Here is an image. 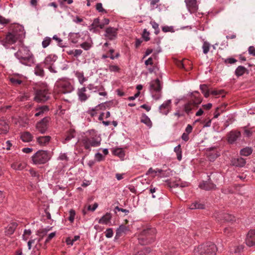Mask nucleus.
Returning a JSON list of instances; mask_svg holds the SVG:
<instances>
[{
	"label": "nucleus",
	"instance_id": "nucleus-47",
	"mask_svg": "<svg viewBox=\"0 0 255 255\" xmlns=\"http://www.w3.org/2000/svg\"><path fill=\"white\" fill-rule=\"evenodd\" d=\"M162 172V170L161 169H156V170H153L152 168H150L147 172V174H152V176L154 177L157 173H161Z\"/></svg>",
	"mask_w": 255,
	"mask_h": 255
},
{
	"label": "nucleus",
	"instance_id": "nucleus-52",
	"mask_svg": "<svg viewBox=\"0 0 255 255\" xmlns=\"http://www.w3.org/2000/svg\"><path fill=\"white\" fill-rule=\"evenodd\" d=\"M142 37L145 41H147L150 39L149 32L147 31L146 29H144L142 33Z\"/></svg>",
	"mask_w": 255,
	"mask_h": 255
},
{
	"label": "nucleus",
	"instance_id": "nucleus-5",
	"mask_svg": "<svg viewBox=\"0 0 255 255\" xmlns=\"http://www.w3.org/2000/svg\"><path fill=\"white\" fill-rule=\"evenodd\" d=\"M82 142L87 149H90L91 147H97L101 143L100 140L97 137L95 130L93 129L87 132L86 135L82 139Z\"/></svg>",
	"mask_w": 255,
	"mask_h": 255
},
{
	"label": "nucleus",
	"instance_id": "nucleus-25",
	"mask_svg": "<svg viewBox=\"0 0 255 255\" xmlns=\"http://www.w3.org/2000/svg\"><path fill=\"white\" fill-rule=\"evenodd\" d=\"M231 163L234 166L243 167L245 165L246 161L244 158L241 157L233 159Z\"/></svg>",
	"mask_w": 255,
	"mask_h": 255
},
{
	"label": "nucleus",
	"instance_id": "nucleus-2",
	"mask_svg": "<svg viewBox=\"0 0 255 255\" xmlns=\"http://www.w3.org/2000/svg\"><path fill=\"white\" fill-rule=\"evenodd\" d=\"M25 32L23 27L19 24H16L12 27V31L6 36V40L9 44H13L18 41L21 42L25 37Z\"/></svg>",
	"mask_w": 255,
	"mask_h": 255
},
{
	"label": "nucleus",
	"instance_id": "nucleus-53",
	"mask_svg": "<svg viewBox=\"0 0 255 255\" xmlns=\"http://www.w3.org/2000/svg\"><path fill=\"white\" fill-rule=\"evenodd\" d=\"M81 47L85 50H88L91 47V44L89 42H85L81 44Z\"/></svg>",
	"mask_w": 255,
	"mask_h": 255
},
{
	"label": "nucleus",
	"instance_id": "nucleus-31",
	"mask_svg": "<svg viewBox=\"0 0 255 255\" xmlns=\"http://www.w3.org/2000/svg\"><path fill=\"white\" fill-rule=\"evenodd\" d=\"M205 208L204 204L200 203L198 202H194L189 205V208L191 210L194 209H203Z\"/></svg>",
	"mask_w": 255,
	"mask_h": 255
},
{
	"label": "nucleus",
	"instance_id": "nucleus-58",
	"mask_svg": "<svg viewBox=\"0 0 255 255\" xmlns=\"http://www.w3.org/2000/svg\"><path fill=\"white\" fill-rule=\"evenodd\" d=\"M96 9L99 12H103V11H105V9L103 7V5H102V3H97L96 6Z\"/></svg>",
	"mask_w": 255,
	"mask_h": 255
},
{
	"label": "nucleus",
	"instance_id": "nucleus-51",
	"mask_svg": "<svg viewBox=\"0 0 255 255\" xmlns=\"http://www.w3.org/2000/svg\"><path fill=\"white\" fill-rule=\"evenodd\" d=\"M75 135H74L73 132H71L69 133L65 137L64 141H63V143H66V142L70 140L72 138H74Z\"/></svg>",
	"mask_w": 255,
	"mask_h": 255
},
{
	"label": "nucleus",
	"instance_id": "nucleus-14",
	"mask_svg": "<svg viewBox=\"0 0 255 255\" xmlns=\"http://www.w3.org/2000/svg\"><path fill=\"white\" fill-rule=\"evenodd\" d=\"M117 28L109 27L106 29L105 36L110 40L114 39L117 37Z\"/></svg>",
	"mask_w": 255,
	"mask_h": 255
},
{
	"label": "nucleus",
	"instance_id": "nucleus-37",
	"mask_svg": "<svg viewBox=\"0 0 255 255\" xmlns=\"http://www.w3.org/2000/svg\"><path fill=\"white\" fill-rule=\"evenodd\" d=\"M200 90L203 93L204 96L206 98L208 97L210 94L208 87L206 85H201L200 87Z\"/></svg>",
	"mask_w": 255,
	"mask_h": 255
},
{
	"label": "nucleus",
	"instance_id": "nucleus-13",
	"mask_svg": "<svg viewBox=\"0 0 255 255\" xmlns=\"http://www.w3.org/2000/svg\"><path fill=\"white\" fill-rule=\"evenodd\" d=\"M78 99L81 102L86 101L90 97V95L87 93V89L83 87L78 88L77 91Z\"/></svg>",
	"mask_w": 255,
	"mask_h": 255
},
{
	"label": "nucleus",
	"instance_id": "nucleus-1",
	"mask_svg": "<svg viewBox=\"0 0 255 255\" xmlns=\"http://www.w3.org/2000/svg\"><path fill=\"white\" fill-rule=\"evenodd\" d=\"M15 56L23 65L30 66L34 63V55L28 47L23 45L19 48Z\"/></svg>",
	"mask_w": 255,
	"mask_h": 255
},
{
	"label": "nucleus",
	"instance_id": "nucleus-11",
	"mask_svg": "<svg viewBox=\"0 0 255 255\" xmlns=\"http://www.w3.org/2000/svg\"><path fill=\"white\" fill-rule=\"evenodd\" d=\"M58 86L61 89V92L64 94L70 93L73 90L72 85L68 81H60L58 83Z\"/></svg>",
	"mask_w": 255,
	"mask_h": 255
},
{
	"label": "nucleus",
	"instance_id": "nucleus-57",
	"mask_svg": "<svg viewBox=\"0 0 255 255\" xmlns=\"http://www.w3.org/2000/svg\"><path fill=\"white\" fill-rule=\"evenodd\" d=\"M173 27L172 26H163L162 27V30L163 31L165 32H173Z\"/></svg>",
	"mask_w": 255,
	"mask_h": 255
},
{
	"label": "nucleus",
	"instance_id": "nucleus-55",
	"mask_svg": "<svg viewBox=\"0 0 255 255\" xmlns=\"http://www.w3.org/2000/svg\"><path fill=\"white\" fill-rule=\"evenodd\" d=\"M29 171L32 177H36L38 179H39V175L36 171L33 169H30Z\"/></svg>",
	"mask_w": 255,
	"mask_h": 255
},
{
	"label": "nucleus",
	"instance_id": "nucleus-16",
	"mask_svg": "<svg viewBox=\"0 0 255 255\" xmlns=\"http://www.w3.org/2000/svg\"><path fill=\"white\" fill-rule=\"evenodd\" d=\"M9 126L8 122L3 119H0V134H5L9 130Z\"/></svg>",
	"mask_w": 255,
	"mask_h": 255
},
{
	"label": "nucleus",
	"instance_id": "nucleus-34",
	"mask_svg": "<svg viewBox=\"0 0 255 255\" xmlns=\"http://www.w3.org/2000/svg\"><path fill=\"white\" fill-rule=\"evenodd\" d=\"M174 151L176 153L177 159L179 161H180L182 159V151L181 145L179 144L175 146L174 148Z\"/></svg>",
	"mask_w": 255,
	"mask_h": 255
},
{
	"label": "nucleus",
	"instance_id": "nucleus-61",
	"mask_svg": "<svg viewBox=\"0 0 255 255\" xmlns=\"http://www.w3.org/2000/svg\"><path fill=\"white\" fill-rule=\"evenodd\" d=\"M95 158L97 161H100L103 160L104 156L101 153H97L95 154Z\"/></svg>",
	"mask_w": 255,
	"mask_h": 255
},
{
	"label": "nucleus",
	"instance_id": "nucleus-45",
	"mask_svg": "<svg viewBox=\"0 0 255 255\" xmlns=\"http://www.w3.org/2000/svg\"><path fill=\"white\" fill-rule=\"evenodd\" d=\"M34 73L37 75L43 76L44 71L40 67V66L37 65L35 68Z\"/></svg>",
	"mask_w": 255,
	"mask_h": 255
},
{
	"label": "nucleus",
	"instance_id": "nucleus-54",
	"mask_svg": "<svg viewBox=\"0 0 255 255\" xmlns=\"http://www.w3.org/2000/svg\"><path fill=\"white\" fill-rule=\"evenodd\" d=\"M10 81L14 85H20L22 83V81L15 78H11L10 79Z\"/></svg>",
	"mask_w": 255,
	"mask_h": 255
},
{
	"label": "nucleus",
	"instance_id": "nucleus-32",
	"mask_svg": "<svg viewBox=\"0 0 255 255\" xmlns=\"http://www.w3.org/2000/svg\"><path fill=\"white\" fill-rule=\"evenodd\" d=\"M141 122L144 123L149 128L152 126V123L150 119L145 114H143L142 115L141 118Z\"/></svg>",
	"mask_w": 255,
	"mask_h": 255
},
{
	"label": "nucleus",
	"instance_id": "nucleus-23",
	"mask_svg": "<svg viewBox=\"0 0 255 255\" xmlns=\"http://www.w3.org/2000/svg\"><path fill=\"white\" fill-rule=\"evenodd\" d=\"M17 224L15 222H12L9 224L5 228V234L8 236L12 235L14 233Z\"/></svg>",
	"mask_w": 255,
	"mask_h": 255
},
{
	"label": "nucleus",
	"instance_id": "nucleus-22",
	"mask_svg": "<svg viewBox=\"0 0 255 255\" xmlns=\"http://www.w3.org/2000/svg\"><path fill=\"white\" fill-rule=\"evenodd\" d=\"M87 88L90 91L94 92L103 91L104 89L103 86L101 84L99 85H95L94 84H89L87 86Z\"/></svg>",
	"mask_w": 255,
	"mask_h": 255
},
{
	"label": "nucleus",
	"instance_id": "nucleus-29",
	"mask_svg": "<svg viewBox=\"0 0 255 255\" xmlns=\"http://www.w3.org/2000/svg\"><path fill=\"white\" fill-rule=\"evenodd\" d=\"M199 187L204 190H210L214 189L215 185L212 183L203 182L200 184Z\"/></svg>",
	"mask_w": 255,
	"mask_h": 255
},
{
	"label": "nucleus",
	"instance_id": "nucleus-21",
	"mask_svg": "<svg viewBox=\"0 0 255 255\" xmlns=\"http://www.w3.org/2000/svg\"><path fill=\"white\" fill-rule=\"evenodd\" d=\"M112 215L111 213H107L105 215L99 219L98 223L99 224L109 225L111 223Z\"/></svg>",
	"mask_w": 255,
	"mask_h": 255
},
{
	"label": "nucleus",
	"instance_id": "nucleus-6",
	"mask_svg": "<svg viewBox=\"0 0 255 255\" xmlns=\"http://www.w3.org/2000/svg\"><path fill=\"white\" fill-rule=\"evenodd\" d=\"M51 158V153L47 150H39L31 157L32 163L40 165L46 163Z\"/></svg>",
	"mask_w": 255,
	"mask_h": 255
},
{
	"label": "nucleus",
	"instance_id": "nucleus-64",
	"mask_svg": "<svg viewBox=\"0 0 255 255\" xmlns=\"http://www.w3.org/2000/svg\"><path fill=\"white\" fill-rule=\"evenodd\" d=\"M249 53L250 54L254 56H255V47L251 46H250L249 48Z\"/></svg>",
	"mask_w": 255,
	"mask_h": 255
},
{
	"label": "nucleus",
	"instance_id": "nucleus-24",
	"mask_svg": "<svg viewBox=\"0 0 255 255\" xmlns=\"http://www.w3.org/2000/svg\"><path fill=\"white\" fill-rule=\"evenodd\" d=\"M26 166V163L24 162H15L11 165V167L16 170H22Z\"/></svg>",
	"mask_w": 255,
	"mask_h": 255
},
{
	"label": "nucleus",
	"instance_id": "nucleus-9",
	"mask_svg": "<svg viewBox=\"0 0 255 255\" xmlns=\"http://www.w3.org/2000/svg\"><path fill=\"white\" fill-rule=\"evenodd\" d=\"M49 122V118H44L36 124L35 127L36 130L42 134L44 133L47 130Z\"/></svg>",
	"mask_w": 255,
	"mask_h": 255
},
{
	"label": "nucleus",
	"instance_id": "nucleus-40",
	"mask_svg": "<svg viewBox=\"0 0 255 255\" xmlns=\"http://www.w3.org/2000/svg\"><path fill=\"white\" fill-rule=\"evenodd\" d=\"M211 45L210 44L206 41H205L203 43L202 46L203 51L204 54H207L209 51Z\"/></svg>",
	"mask_w": 255,
	"mask_h": 255
},
{
	"label": "nucleus",
	"instance_id": "nucleus-62",
	"mask_svg": "<svg viewBox=\"0 0 255 255\" xmlns=\"http://www.w3.org/2000/svg\"><path fill=\"white\" fill-rule=\"evenodd\" d=\"M12 145L10 141L9 140H7L6 141L5 143L3 144V148H5L7 150H9Z\"/></svg>",
	"mask_w": 255,
	"mask_h": 255
},
{
	"label": "nucleus",
	"instance_id": "nucleus-59",
	"mask_svg": "<svg viewBox=\"0 0 255 255\" xmlns=\"http://www.w3.org/2000/svg\"><path fill=\"white\" fill-rule=\"evenodd\" d=\"M55 235H56L55 232H53V233H50L48 235L47 238L46 239V240L45 241V243L46 244L48 242H49L52 238H53L55 236Z\"/></svg>",
	"mask_w": 255,
	"mask_h": 255
},
{
	"label": "nucleus",
	"instance_id": "nucleus-39",
	"mask_svg": "<svg viewBox=\"0 0 255 255\" xmlns=\"http://www.w3.org/2000/svg\"><path fill=\"white\" fill-rule=\"evenodd\" d=\"M79 239V236H75L74 237L73 239H71V238L69 237L66 239V243H67V245L72 246L75 241L78 240Z\"/></svg>",
	"mask_w": 255,
	"mask_h": 255
},
{
	"label": "nucleus",
	"instance_id": "nucleus-46",
	"mask_svg": "<svg viewBox=\"0 0 255 255\" xmlns=\"http://www.w3.org/2000/svg\"><path fill=\"white\" fill-rule=\"evenodd\" d=\"M109 70L112 72H119L120 68L117 65H110L109 66Z\"/></svg>",
	"mask_w": 255,
	"mask_h": 255
},
{
	"label": "nucleus",
	"instance_id": "nucleus-19",
	"mask_svg": "<svg viewBox=\"0 0 255 255\" xmlns=\"http://www.w3.org/2000/svg\"><path fill=\"white\" fill-rule=\"evenodd\" d=\"M50 139L51 137L50 136H42L38 137L36 138V141L40 146H45L49 143Z\"/></svg>",
	"mask_w": 255,
	"mask_h": 255
},
{
	"label": "nucleus",
	"instance_id": "nucleus-49",
	"mask_svg": "<svg viewBox=\"0 0 255 255\" xmlns=\"http://www.w3.org/2000/svg\"><path fill=\"white\" fill-rule=\"evenodd\" d=\"M31 232L30 230H25L22 236L23 239L26 241L30 236Z\"/></svg>",
	"mask_w": 255,
	"mask_h": 255
},
{
	"label": "nucleus",
	"instance_id": "nucleus-12",
	"mask_svg": "<svg viewBox=\"0 0 255 255\" xmlns=\"http://www.w3.org/2000/svg\"><path fill=\"white\" fill-rule=\"evenodd\" d=\"M246 244L250 247L255 246V230L249 231L246 237Z\"/></svg>",
	"mask_w": 255,
	"mask_h": 255
},
{
	"label": "nucleus",
	"instance_id": "nucleus-4",
	"mask_svg": "<svg viewBox=\"0 0 255 255\" xmlns=\"http://www.w3.org/2000/svg\"><path fill=\"white\" fill-rule=\"evenodd\" d=\"M156 229L154 228H146L141 232L138 238V242L141 245H146L153 243L155 239Z\"/></svg>",
	"mask_w": 255,
	"mask_h": 255
},
{
	"label": "nucleus",
	"instance_id": "nucleus-27",
	"mask_svg": "<svg viewBox=\"0 0 255 255\" xmlns=\"http://www.w3.org/2000/svg\"><path fill=\"white\" fill-rule=\"evenodd\" d=\"M20 137L23 141L27 142L32 140L33 136L30 132L26 131L21 134Z\"/></svg>",
	"mask_w": 255,
	"mask_h": 255
},
{
	"label": "nucleus",
	"instance_id": "nucleus-30",
	"mask_svg": "<svg viewBox=\"0 0 255 255\" xmlns=\"http://www.w3.org/2000/svg\"><path fill=\"white\" fill-rule=\"evenodd\" d=\"M128 229L126 226H120L116 230V238H119L123 233H126Z\"/></svg>",
	"mask_w": 255,
	"mask_h": 255
},
{
	"label": "nucleus",
	"instance_id": "nucleus-28",
	"mask_svg": "<svg viewBox=\"0 0 255 255\" xmlns=\"http://www.w3.org/2000/svg\"><path fill=\"white\" fill-rule=\"evenodd\" d=\"M75 76L81 85H83L84 82L87 81V79L84 76L83 72L76 71L75 72Z\"/></svg>",
	"mask_w": 255,
	"mask_h": 255
},
{
	"label": "nucleus",
	"instance_id": "nucleus-63",
	"mask_svg": "<svg viewBox=\"0 0 255 255\" xmlns=\"http://www.w3.org/2000/svg\"><path fill=\"white\" fill-rule=\"evenodd\" d=\"M98 206V203H95L93 207H91V205H89L88 207V210L89 211H94L97 208Z\"/></svg>",
	"mask_w": 255,
	"mask_h": 255
},
{
	"label": "nucleus",
	"instance_id": "nucleus-17",
	"mask_svg": "<svg viewBox=\"0 0 255 255\" xmlns=\"http://www.w3.org/2000/svg\"><path fill=\"white\" fill-rule=\"evenodd\" d=\"M171 103L170 100L165 101L159 108L160 112L162 114L167 115L170 110Z\"/></svg>",
	"mask_w": 255,
	"mask_h": 255
},
{
	"label": "nucleus",
	"instance_id": "nucleus-33",
	"mask_svg": "<svg viewBox=\"0 0 255 255\" xmlns=\"http://www.w3.org/2000/svg\"><path fill=\"white\" fill-rule=\"evenodd\" d=\"M244 246L243 245H240L238 246H234L230 249V252L232 253H234L236 254H239L241 252L243 251Z\"/></svg>",
	"mask_w": 255,
	"mask_h": 255
},
{
	"label": "nucleus",
	"instance_id": "nucleus-50",
	"mask_svg": "<svg viewBox=\"0 0 255 255\" xmlns=\"http://www.w3.org/2000/svg\"><path fill=\"white\" fill-rule=\"evenodd\" d=\"M105 236L107 238H111L113 236V231L112 229L111 228H108L106 230V231L105 232Z\"/></svg>",
	"mask_w": 255,
	"mask_h": 255
},
{
	"label": "nucleus",
	"instance_id": "nucleus-7",
	"mask_svg": "<svg viewBox=\"0 0 255 255\" xmlns=\"http://www.w3.org/2000/svg\"><path fill=\"white\" fill-rule=\"evenodd\" d=\"M162 87L159 79H156L150 83L149 90L152 95V98L158 100L161 97Z\"/></svg>",
	"mask_w": 255,
	"mask_h": 255
},
{
	"label": "nucleus",
	"instance_id": "nucleus-60",
	"mask_svg": "<svg viewBox=\"0 0 255 255\" xmlns=\"http://www.w3.org/2000/svg\"><path fill=\"white\" fill-rule=\"evenodd\" d=\"M160 0H150V5L151 9L155 8V5L159 2Z\"/></svg>",
	"mask_w": 255,
	"mask_h": 255
},
{
	"label": "nucleus",
	"instance_id": "nucleus-18",
	"mask_svg": "<svg viewBox=\"0 0 255 255\" xmlns=\"http://www.w3.org/2000/svg\"><path fill=\"white\" fill-rule=\"evenodd\" d=\"M41 239L42 238L30 239L27 243L28 250H30L31 249L32 245H35V247L38 249L41 246L40 242L41 241Z\"/></svg>",
	"mask_w": 255,
	"mask_h": 255
},
{
	"label": "nucleus",
	"instance_id": "nucleus-8",
	"mask_svg": "<svg viewBox=\"0 0 255 255\" xmlns=\"http://www.w3.org/2000/svg\"><path fill=\"white\" fill-rule=\"evenodd\" d=\"M215 217L217 220L221 223L224 222L231 223L235 220V218L234 216L227 213L216 214L215 215Z\"/></svg>",
	"mask_w": 255,
	"mask_h": 255
},
{
	"label": "nucleus",
	"instance_id": "nucleus-3",
	"mask_svg": "<svg viewBox=\"0 0 255 255\" xmlns=\"http://www.w3.org/2000/svg\"><path fill=\"white\" fill-rule=\"evenodd\" d=\"M217 252L216 246L213 243L208 242L196 247L193 255H216Z\"/></svg>",
	"mask_w": 255,
	"mask_h": 255
},
{
	"label": "nucleus",
	"instance_id": "nucleus-26",
	"mask_svg": "<svg viewBox=\"0 0 255 255\" xmlns=\"http://www.w3.org/2000/svg\"><path fill=\"white\" fill-rule=\"evenodd\" d=\"M48 110L49 108L47 106L39 107L36 109L37 112L35 114V116L38 117L42 116L45 112H48Z\"/></svg>",
	"mask_w": 255,
	"mask_h": 255
},
{
	"label": "nucleus",
	"instance_id": "nucleus-41",
	"mask_svg": "<svg viewBox=\"0 0 255 255\" xmlns=\"http://www.w3.org/2000/svg\"><path fill=\"white\" fill-rule=\"evenodd\" d=\"M195 103H192L191 102H189L184 106V109L185 112L187 113H189L192 110L193 107H194V105Z\"/></svg>",
	"mask_w": 255,
	"mask_h": 255
},
{
	"label": "nucleus",
	"instance_id": "nucleus-38",
	"mask_svg": "<svg viewBox=\"0 0 255 255\" xmlns=\"http://www.w3.org/2000/svg\"><path fill=\"white\" fill-rule=\"evenodd\" d=\"M252 153V149L250 147H246L240 151V153L243 156H248Z\"/></svg>",
	"mask_w": 255,
	"mask_h": 255
},
{
	"label": "nucleus",
	"instance_id": "nucleus-20",
	"mask_svg": "<svg viewBox=\"0 0 255 255\" xmlns=\"http://www.w3.org/2000/svg\"><path fill=\"white\" fill-rule=\"evenodd\" d=\"M240 132L237 131H231L228 136V141L232 143L235 142L237 138L240 136Z\"/></svg>",
	"mask_w": 255,
	"mask_h": 255
},
{
	"label": "nucleus",
	"instance_id": "nucleus-10",
	"mask_svg": "<svg viewBox=\"0 0 255 255\" xmlns=\"http://www.w3.org/2000/svg\"><path fill=\"white\" fill-rule=\"evenodd\" d=\"M49 97L47 91L46 90H39L36 92L34 99L38 103L44 102L46 101Z\"/></svg>",
	"mask_w": 255,
	"mask_h": 255
},
{
	"label": "nucleus",
	"instance_id": "nucleus-36",
	"mask_svg": "<svg viewBox=\"0 0 255 255\" xmlns=\"http://www.w3.org/2000/svg\"><path fill=\"white\" fill-rule=\"evenodd\" d=\"M246 69L242 66H240L237 67L235 71L236 75L238 76H242L246 72Z\"/></svg>",
	"mask_w": 255,
	"mask_h": 255
},
{
	"label": "nucleus",
	"instance_id": "nucleus-15",
	"mask_svg": "<svg viewBox=\"0 0 255 255\" xmlns=\"http://www.w3.org/2000/svg\"><path fill=\"white\" fill-rule=\"evenodd\" d=\"M186 7L188 10L191 12H195L198 8L196 0H184Z\"/></svg>",
	"mask_w": 255,
	"mask_h": 255
},
{
	"label": "nucleus",
	"instance_id": "nucleus-48",
	"mask_svg": "<svg viewBox=\"0 0 255 255\" xmlns=\"http://www.w3.org/2000/svg\"><path fill=\"white\" fill-rule=\"evenodd\" d=\"M75 211L73 209H71L69 211V217L68 218V219L70 221L71 223L73 222L74 219H75Z\"/></svg>",
	"mask_w": 255,
	"mask_h": 255
},
{
	"label": "nucleus",
	"instance_id": "nucleus-44",
	"mask_svg": "<svg viewBox=\"0 0 255 255\" xmlns=\"http://www.w3.org/2000/svg\"><path fill=\"white\" fill-rule=\"evenodd\" d=\"M51 39L50 37H46L42 42V47L45 48H46L50 43Z\"/></svg>",
	"mask_w": 255,
	"mask_h": 255
},
{
	"label": "nucleus",
	"instance_id": "nucleus-43",
	"mask_svg": "<svg viewBox=\"0 0 255 255\" xmlns=\"http://www.w3.org/2000/svg\"><path fill=\"white\" fill-rule=\"evenodd\" d=\"M150 252V250L149 248H145L143 250L135 253L134 255H147Z\"/></svg>",
	"mask_w": 255,
	"mask_h": 255
},
{
	"label": "nucleus",
	"instance_id": "nucleus-56",
	"mask_svg": "<svg viewBox=\"0 0 255 255\" xmlns=\"http://www.w3.org/2000/svg\"><path fill=\"white\" fill-rule=\"evenodd\" d=\"M115 154L118 155L120 157H123L124 156V152L122 149L118 148L115 150Z\"/></svg>",
	"mask_w": 255,
	"mask_h": 255
},
{
	"label": "nucleus",
	"instance_id": "nucleus-35",
	"mask_svg": "<svg viewBox=\"0 0 255 255\" xmlns=\"http://www.w3.org/2000/svg\"><path fill=\"white\" fill-rule=\"evenodd\" d=\"M99 19L95 18L93 21L92 24L90 26L89 30L91 31L95 32L96 28L99 27Z\"/></svg>",
	"mask_w": 255,
	"mask_h": 255
},
{
	"label": "nucleus",
	"instance_id": "nucleus-42",
	"mask_svg": "<svg viewBox=\"0 0 255 255\" xmlns=\"http://www.w3.org/2000/svg\"><path fill=\"white\" fill-rule=\"evenodd\" d=\"M150 24L152 25V27L155 30V33L157 35L159 32V25L157 23L155 22L154 21H151L150 22Z\"/></svg>",
	"mask_w": 255,
	"mask_h": 255
}]
</instances>
